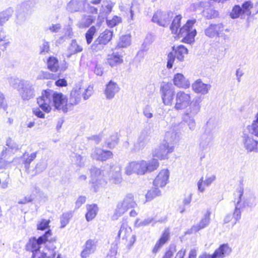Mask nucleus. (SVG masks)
Listing matches in <instances>:
<instances>
[{
	"label": "nucleus",
	"instance_id": "1",
	"mask_svg": "<svg viewBox=\"0 0 258 258\" xmlns=\"http://www.w3.org/2000/svg\"><path fill=\"white\" fill-rule=\"evenodd\" d=\"M202 98L196 97L191 101L190 93L183 91H178L175 95L174 109L180 110L186 109L182 115V121L186 123L189 130L194 131L196 127L195 116L200 112L201 108Z\"/></svg>",
	"mask_w": 258,
	"mask_h": 258
},
{
	"label": "nucleus",
	"instance_id": "2",
	"mask_svg": "<svg viewBox=\"0 0 258 258\" xmlns=\"http://www.w3.org/2000/svg\"><path fill=\"white\" fill-rule=\"evenodd\" d=\"M52 231L48 229L38 238H30L25 248L32 253L31 258H54L56 254V238L52 237Z\"/></svg>",
	"mask_w": 258,
	"mask_h": 258
},
{
	"label": "nucleus",
	"instance_id": "3",
	"mask_svg": "<svg viewBox=\"0 0 258 258\" xmlns=\"http://www.w3.org/2000/svg\"><path fill=\"white\" fill-rule=\"evenodd\" d=\"M52 99L53 104L55 109L62 110L67 112L69 109L68 99L61 93H58L51 90H45L42 95L37 98V103L39 107L45 112H49L51 110L50 103Z\"/></svg>",
	"mask_w": 258,
	"mask_h": 258
},
{
	"label": "nucleus",
	"instance_id": "4",
	"mask_svg": "<svg viewBox=\"0 0 258 258\" xmlns=\"http://www.w3.org/2000/svg\"><path fill=\"white\" fill-rule=\"evenodd\" d=\"M181 19V15H177L175 17L170 26V29L172 33L178 34L180 37H183L185 42L191 43L194 41L195 37L197 34V31L193 27L196 20L195 19L188 20L185 25L179 28Z\"/></svg>",
	"mask_w": 258,
	"mask_h": 258
},
{
	"label": "nucleus",
	"instance_id": "5",
	"mask_svg": "<svg viewBox=\"0 0 258 258\" xmlns=\"http://www.w3.org/2000/svg\"><path fill=\"white\" fill-rule=\"evenodd\" d=\"M159 165L156 159L146 161L140 160L129 162L125 168V173L130 175L135 173L138 175H144L147 172H151L157 169Z\"/></svg>",
	"mask_w": 258,
	"mask_h": 258
},
{
	"label": "nucleus",
	"instance_id": "6",
	"mask_svg": "<svg viewBox=\"0 0 258 258\" xmlns=\"http://www.w3.org/2000/svg\"><path fill=\"white\" fill-rule=\"evenodd\" d=\"M216 122L213 119H210L204 127V132L199 138V147L204 150L210 147L215 138L214 130Z\"/></svg>",
	"mask_w": 258,
	"mask_h": 258
},
{
	"label": "nucleus",
	"instance_id": "7",
	"mask_svg": "<svg viewBox=\"0 0 258 258\" xmlns=\"http://www.w3.org/2000/svg\"><path fill=\"white\" fill-rule=\"evenodd\" d=\"M137 206V204L134 200L133 195L128 194L124 198L122 202L118 203L113 217L116 216V218L119 217L128 209L135 208Z\"/></svg>",
	"mask_w": 258,
	"mask_h": 258
},
{
	"label": "nucleus",
	"instance_id": "8",
	"mask_svg": "<svg viewBox=\"0 0 258 258\" xmlns=\"http://www.w3.org/2000/svg\"><path fill=\"white\" fill-rule=\"evenodd\" d=\"M162 102L164 105L171 106L172 105L175 95V89L171 83H164L160 86Z\"/></svg>",
	"mask_w": 258,
	"mask_h": 258
},
{
	"label": "nucleus",
	"instance_id": "9",
	"mask_svg": "<svg viewBox=\"0 0 258 258\" xmlns=\"http://www.w3.org/2000/svg\"><path fill=\"white\" fill-rule=\"evenodd\" d=\"M112 35V31L107 29L105 30L100 34L97 39L93 42L91 46L92 50L96 52L102 50L104 46L111 40Z\"/></svg>",
	"mask_w": 258,
	"mask_h": 258
},
{
	"label": "nucleus",
	"instance_id": "10",
	"mask_svg": "<svg viewBox=\"0 0 258 258\" xmlns=\"http://www.w3.org/2000/svg\"><path fill=\"white\" fill-rule=\"evenodd\" d=\"M18 91L24 100H29L35 96V91L33 84L28 81L22 80L19 83Z\"/></svg>",
	"mask_w": 258,
	"mask_h": 258
},
{
	"label": "nucleus",
	"instance_id": "11",
	"mask_svg": "<svg viewBox=\"0 0 258 258\" xmlns=\"http://www.w3.org/2000/svg\"><path fill=\"white\" fill-rule=\"evenodd\" d=\"M90 173L94 191L97 192L100 186L106 184V181L103 178L104 176V171L99 168L93 167L90 169Z\"/></svg>",
	"mask_w": 258,
	"mask_h": 258
},
{
	"label": "nucleus",
	"instance_id": "12",
	"mask_svg": "<svg viewBox=\"0 0 258 258\" xmlns=\"http://www.w3.org/2000/svg\"><path fill=\"white\" fill-rule=\"evenodd\" d=\"M231 251V248L228 244H222L215 250L213 254H210L205 252L200 255L199 258H224L228 256Z\"/></svg>",
	"mask_w": 258,
	"mask_h": 258
},
{
	"label": "nucleus",
	"instance_id": "13",
	"mask_svg": "<svg viewBox=\"0 0 258 258\" xmlns=\"http://www.w3.org/2000/svg\"><path fill=\"white\" fill-rule=\"evenodd\" d=\"M173 16V13L172 12H164L158 11L153 15L152 21L159 26L166 27L169 24Z\"/></svg>",
	"mask_w": 258,
	"mask_h": 258
},
{
	"label": "nucleus",
	"instance_id": "14",
	"mask_svg": "<svg viewBox=\"0 0 258 258\" xmlns=\"http://www.w3.org/2000/svg\"><path fill=\"white\" fill-rule=\"evenodd\" d=\"M174 146H171L163 142L153 152V156L159 159L164 160L168 158V154L174 151Z\"/></svg>",
	"mask_w": 258,
	"mask_h": 258
},
{
	"label": "nucleus",
	"instance_id": "15",
	"mask_svg": "<svg viewBox=\"0 0 258 258\" xmlns=\"http://www.w3.org/2000/svg\"><path fill=\"white\" fill-rule=\"evenodd\" d=\"M91 156L93 159L104 161L112 158L113 153L108 150H105L99 148H95L93 149Z\"/></svg>",
	"mask_w": 258,
	"mask_h": 258
},
{
	"label": "nucleus",
	"instance_id": "16",
	"mask_svg": "<svg viewBox=\"0 0 258 258\" xmlns=\"http://www.w3.org/2000/svg\"><path fill=\"white\" fill-rule=\"evenodd\" d=\"M242 138L244 147L248 152L258 151V141L254 140L251 136L245 133H243Z\"/></svg>",
	"mask_w": 258,
	"mask_h": 258
},
{
	"label": "nucleus",
	"instance_id": "17",
	"mask_svg": "<svg viewBox=\"0 0 258 258\" xmlns=\"http://www.w3.org/2000/svg\"><path fill=\"white\" fill-rule=\"evenodd\" d=\"M82 89L79 87L74 88L71 92L70 96L68 100L69 109L73 106L78 104L81 101L82 97Z\"/></svg>",
	"mask_w": 258,
	"mask_h": 258
},
{
	"label": "nucleus",
	"instance_id": "18",
	"mask_svg": "<svg viewBox=\"0 0 258 258\" xmlns=\"http://www.w3.org/2000/svg\"><path fill=\"white\" fill-rule=\"evenodd\" d=\"M109 181L112 183L119 184L122 181L121 168L118 165L112 166L108 173Z\"/></svg>",
	"mask_w": 258,
	"mask_h": 258
},
{
	"label": "nucleus",
	"instance_id": "19",
	"mask_svg": "<svg viewBox=\"0 0 258 258\" xmlns=\"http://www.w3.org/2000/svg\"><path fill=\"white\" fill-rule=\"evenodd\" d=\"M120 90L119 85L112 80H110L106 85L104 90V94L107 99H113L115 94Z\"/></svg>",
	"mask_w": 258,
	"mask_h": 258
},
{
	"label": "nucleus",
	"instance_id": "20",
	"mask_svg": "<svg viewBox=\"0 0 258 258\" xmlns=\"http://www.w3.org/2000/svg\"><path fill=\"white\" fill-rule=\"evenodd\" d=\"M169 172L168 169H163L160 171L153 181L155 187H163L168 182Z\"/></svg>",
	"mask_w": 258,
	"mask_h": 258
},
{
	"label": "nucleus",
	"instance_id": "21",
	"mask_svg": "<svg viewBox=\"0 0 258 258\" xmlns=\"http://www.w3.org/2000/svg\"><path fill=\"white\" fill-rule=\"evenodd\" d=\"M179 140V133L174 128H170L165 133L163 142L171 146H174Z\"/></svg>",
	"mask_w": 258,
	"mask_h": 258
},
{
	"label": "nucleus",
	"instance_id": "22",
	"mask_svg": "<svg viewBox=\"0 0 258 258\" xmlns=\"http://www.w3.org/2000/svg\"><path fill=\"white\" fill-rule=\"evenodd\" d=\"M86 0H71L67 5V10L71 13L84 12Z\"/></svg>",
	"mask_w": 258,
	"mask_h": 258
},
{
	"label": "nucleus",
	"instance_id": "23",
	"mask_svg": "<svg viewBox=\"0 0 258 258\" xmlns=\"http://www.w3.org/2000/svg\"><path fill=\"white\" fill-rule=\"evenodd\" d=\"M148 133L146 131H142L138 136L133 149L134 152L139 151L144 149L148 143Z\"/></svg>",
	"mask_w": 258,
	"mask_h": 258
},
{
	"label": "nucleus",
	"instance_id": "24",
	"mask_svg": "<svg viewBox=\"0 0 258 258\" xmlns=\"http://www.w3.org/2000/svg\"><path fill=\"white\" fill-rule=\"evenodd\" d=\"M211 88L210 84L204 83L201 79L197 80L192 84V88L194 91L203 95L207 94Z\"/></svg>",
	"mask_w": 258,
	"mask_h": 258
},
{
	"label": "nucleus",
	"instance_id": "25",
	"mask_svg": "<svg viewBox=\"0 0 258 258\" xmlns=\"http://www.w3.org/2000/svg\"><path fill=\"white\" fill-rule=\"evenodd\" d=\"M96 243L97 241L95 240H88L86 242L84 246V249L81 253L82 258H87L91 254L93 253L96 249Z\"/></svg>",
	"mask_w": 258,
	"mask_h": 258
},
{
	"label": "nucleus",
	"instance_id": "26",
	"mask_svg": "<svg viewBox=\"0 0 258 258\" xmlns=\"http://www.w3.org/2000/svg\"><path fill=\"white\" fill-rule=\"evenodd\" d=\"M173 82L174 85L178 88L187 89L190 86V83L188 80L186 79L181 73H177L174 75Z\"/></svg>",
	"mask_w": 258,
	"mask_h": 258
},
{
	"label": "nucleus",
	"instance_id": "27",
	"mask_svg": "<svg viewBox=\"0 0 258 258\" xmlns=\"http://www.w3.org/2000/svg\"><path fill=\"white\" fill-rule=\"evenodd\" d=\"M211 213L210 211L208 210L200 222L191 228L189 233L197 232L206 227L210 223Z\"/></svg>",
	"mask_w": 258,
	"mask_h": 258
},
{
	"label": "nucleus",
	"instance_id": "28",
	"mask_svg": "<svg viewBox=\"0 0 258 258\" xmlns=\"http://www.w3.org/2000/svg\"><path fill=\"white\" fill-rule=\"evenodd\" d=\"M31 15V12L24 8V5L18 10L16 15V24L21 25L23 24Z\"/></svg>",
	"mask_w": 258,
	"mask_h": 258
},
{
	"label": "nucleus",
	"instance_id": "29",
	"mask_svg": "<svg viewBox=\"0 0 258 258\" xmlns=\"http://www.w3.org/2000/svg\"><path fill=\"white\" fill-rule=\"evenodd\" d=\"M102 0H92L89 3H86L84 12L96 14L98 13V9H100Z\"/></svg>",
	"mask_w": 258,
	"mask_h": 258
},
{
	"label": "nucleus",
	"instance_id": "30",
	"mask_svg": "<svg viewBox=\"0 0 258 258\" xmlns=\"http://www.w3.org/2000/svg\"><path fill=\"white\" fill-rule=\"evenodd\" d=\"M215 179L216 176L214 175H207L205 180H204V178L202 177L197 183L198 190L201 192H204L205 191V186H210Z\"/></svg>",
	"mask_w": 258,
	"mask_h": 258
},
{
	"label": "nucleus",
	"instance_id": "31",
	"mask_svg": "<svg viewBox=\"0 0 258 258\" xmlns=\"http://www.w3.org/2000/svg\"><path fill=\"white\" fill-rule=\"evenodd\" d=\"M101 8L99 10V17H106L112 11V8L114 5V3L111 1H103V3H101Z\"/></svg>",
	"mask_w": 258,
	"mask_h": 258
},
{
	"label": "nucleus",
	"instance_id": "32",
	"mask_svg": "<svg viewBox=\"0 0 258 258\" xmlns=\"http://www.w3.org/2000/svg\"><path fill=\"white\" fill-rule=\"evenodd\" d=\"M243 195V190L241 189H240L238 191V196L239 198L236 202V204H235V210L233 214V217L235 220V221L234 222L233 225L236 224V221H238L240 218H241V205L240 204V201L241 200V197Z\"/></svg>",
	"mask_w": 258,
	"mask_h": 258
},
{
	"label": "nucleus",
	"instance_id": "33",
	"mask_svg": "<svg viewBox=\"0 0 258 258\" xmlns=\"http://www.w3.org/2000/svg\"><path fill=\"white\" fill-rule=\"evenodd\" d=\"M122 62V56L117 53L113 52L108 55L107 63L112 68L121 64Z\"/></svg>",
	"mask_w": 258,
	"mask_h": 258
},
{
	"label": "nucleus",
	"instance_id": "34",
	"mask_svg": "<svg viewBox=\"0 0 258 258\" xmlns=\"http://www.w3.org/2000/svg\"><path fill=\"white\" fill-rule=\"evenodd\" d=\"M37 152H34L31 154H29L25 152L21 157L23 163L24 164L26 171L28 172L30 168V164L36 158Z\"/></svg>",
	"mask_w": 258,
	"mask_h": 258
},
{
	"label": "nucleus",
	"instance_id": "35",
	"mask_svg": "<svg viewBox=\"0 0 258 258\" xmlns=\"http://www.w3.org/2000/svg\"><path fill=\"white\" fill-rule=\"evenodd\" d=\"M132 234V229L126 223H122L118 232L117 237L121 238L122 240L127 239Z\"/></svg>",
	"mask_w": 258,
	"mask_h": 258
},
{
	"label": "nucleus",
	"instance_id": "36",
	"mask_svg": "<svg viewBox=\"0 0 258 258\" xmlns=\"http://www.w3.org/2000/svg\"><path fill=\"white\" fill-rule=\"evenodd\" d=\"M94 18L90 15H83L78 21L77 26L79 28H85L89 27L93 22Z\"/></svg>",
	"mask_w": 258,
	"mask_h": 258
},
{
	"label": "nucleus",
	"instance_id": "37",
	"mask_svg": "<svg viewBox=\"0 0 258 258\" xmlns=\"http://www.w3.org/2000/svg\"><path fill=\"white\" fill-rule=\"evenodd\" d=\"M14 13V10L12 8L8 9L0 12V26H3L10 18L12 16Z\"/></svg>",
	"mask_w": 258,
	"mask_h": 258
},
{
	"label": "nucleus",
	"instance_id": "38",
	"mask_svg": "<svg viewBox=\"0 0 258 258\" xmlns=\"http://www.w3.org/2000/svg\"><path fill=\"white\" fill-rule=\"evenodd\" d=\"M83 47L79 45L75 39L72 40L68 48V57L71 55L82 51Z\"/></svg>",
	"mask_w": 258,
	"mask_h": 258
},
{
	"label": "nucleus",
	"instance_id": "39",
	"mask_svg": "<svg viewBox=\"0 0 258 258\" xmlns=\"http://www.w3.org/2000/svg\"><path fill=\"white\" fill-rule=\"evenodd\" d=\"M47 67L52 72H57L59 69L58 60L53 56H49L47 59Z\"/></svg>",
	"mask_w": 258,
	"mask_h": 258
},
{
	"label": "nucleus",
	"instance_id": "40",
	"mask_svg": "<svg viewBox=\"0 0 258 258\" xmlns=\"http://www.w3.org/2000/svg\"><path fill=\"white\" fill-rule=\"evenodd\" d=\"M87 212L86 214V219L87 221L93 219L97 215L98 208L96 205H89L87 206Z\"/></svg>",
	"mask_w": 258,
	"mask_h": 258
},
{
	"label": "nucleus",
	"instance_id": "41",
	"mask_svg": "<svg viewBox=\"0 0 258 258\" xmlns=\"http://www.w3.org/2000/svg\"><path fill=\"white\" fill-rule=\"evenodd\" d=\"M175 54V57L180 61L184 60V55L186 54L188 52L187 49L183 45H179L175 50L172 51Z\"/></svg>",
	"mask_w": 258,
	"mask_h": 258
},
{
	"label": "nucleus",
	"instance_id": "42",
	"mask_svg": "<svg viewBox=\"0 0 258 258\" xmlns=\"http://www.w3.org/2000/svg\"><path fill=\"white\" fill-rule=\"evenodd\" d=\"M249 133L251 135L258 137V112L255 116V119L253 120L251 125L247 126Z\"/></svg>",
	"mask_w": 258,
	"mask_h": 258
},
{
	"label": "nucleus",
	"instance_id": "43",
	"mask_svg": "<svg viewBox=\"0 0 258 258\" xmlns=\"http://www.w3.org/2000/svg\"><path fill=\"white\" fill-rule=\"evenodd\" d=\"M244 14L241 7L238 5H236L233 7L229 16L231 18L235 19L242 16Z\"/></svg>",
	"mask_w": 258,
	"mask_h": 258
},
{
	"label": "nucleus",
	"instance_id": "44",
	"mask_svg": "<svg viewBox=\"0 0 258 258\" xmlns=\"http://www.w3.org/2000/svg\"><path fill=\"white\" fill-rule=\"evenodd\" d=\"M156 223V222L152 217H148L142 221H140V219L138 218L135 221V226L137 227H144L149 225L151 223H152V225H154Z\"/></svg>",
	"mask_w": 258,
	"mask_h": 258
},
{
	"label": "nucleus",
	"instance_id": "45",
	"mask_svg": "<svg viewBox=\"0 0 258 258\" xmlns=\"http://www.w3.org/2000/svg\"><path fill=\"white\" fill-rule=\"evenodd\" d=\"M131 37L130 35H123L120 37L117 43V47L123 48L131 44Z\"/></svg>",
	"mask_w": 258,
	"mask_h": 258
},
{
	"label": "nucleus",
	"instance_id": "46",
	"mask_svg": "<svg viewBox=\"0 0 258 258\" xmlns=\"http://www.w3.org/2000/svg\"><path fill=\"white\" fill-rule=\"evenodd\" d=\"M6 145L9 149H8L7 148L4 147L2 152V156H4L5 154H6L7 151H9L10 149L13 151L17 150L19 148L18 146L14 143L11 138H8L7 140Z\"/></svg>",
	"mask_w": 258,
	"mask_h": 258
},
{
	"label": "nucleus",
	"instance_id": "47",
	"mask_svg": "<svg viewBox=\"0 0 258 258\" xmlns=\"http://www.w3.org/2000/svg\"><path fill=\"white\" fill-rule=\"evenodd\" d=\"M3 29H2L0 33V49L5 51L10 44V41L7 40V35L5 33H2Z\"/></svg>",
	"mask_w": 258,
	"mask_h": 258
},
{
	"label": "nucleus",
	"instance_id": "48",
	"mask_svg": "<svg viewBox=\"0 0 258 258\" xmlns=\"http://www.w3.org/2000/svg\"><path fill=\"white\" fill-rule=\"evenodd\" d=\"M118 142V136L117 133H114L112 134L110 139H108L106 143L108 148L110 149L114 148L115 146L117 144Z\"/></svg>",
	"mask_w": 258,
	"mask_h": 258
},
{
	"label": "nucleus",
	"instance_id": "49",
	"mask_svg": "<svg viewBox=\"0 0 258 258\" xmlns=\"http://www.w3.org/2000/svg\"><path fill=\"white\" fill-rule=\"evenodd\" d=\"M140 4L138 0H133L130 9L131 19L132 20H133L134 15L135 14L140 13Z\"/></svg>",
	"mask_w": 258,
	"mask_h": 258
},
{
	"label": "nucleus",
	"instance_id": "50",
	"mask_svg": "<svg viewBox=\"0 0 258 258\" xmlns=\"http://www.w3.org/2000/svg\"><path fill=\"white\" fill-rule=\"evenodd\" d=\"M160 195V190L158 188L155 187L154 188H152L151 189L148 191V192L146 195V198L147 201H151L156 197L159 196Z\"/></svg>",
	"mask_w": 258,
	"mask_h": 258
},
{
	"label": "nucleus",
	"instance_id": "51",
	"mask_svg": "<svg viewBox=\"0 0 258 258\" xmlns=\"http://www.w3.org/2000/svg\"><path fill=\"white\" fill-rule=\"evenodd\" d=\"M72 216V212L71 211L62 214L60 217V228H64L69 223V220Z\"/></svg>",
	"mask_w": 258,
	"mask_h": 258
},
{
	"label": "nucleus",
	"instance_id": "52",
	"mask_svg": "<svg viewBox=\"0 0 258 258\" xmlns=\"http://www.w3.org/2000/svg\"><path fill=\"white\" fill-rule=\"evenodd\" d=\"M241 10L244 15L250 16L251 14L250 9L253 7V4L249 1L244 2L241 5Z\"/></svg>",
	"mask_w": 258,
	"mask_h": 258
},
{
	"label": "nucleus",
	"instance_id": "53",
	"mask_svg": "<svg viewBox=\"0 0 258 258\" xmlns=\"http://www.w3.org/2000/svg\"><path fill=\"white\" fill-rule=\"evenodd\" d=\"M72 160L76 165L80 167H83L85 165V159L83 157L76 153L72 154Z\"/></svg>",
	"mask_w": 258,
	"mask_h": 258
},
{
	"label": "nucleus",
	"instance_id": "54",
	"mask_svg": "<svg viewBox=\"0 0 258 258\" xmlns=\"http://www.w3.org/2000/svg\"><path fill=\"white\" fill-rule=\"evenodd\" d=\"M96 32V29L95 26L91 27L85 34V37L86 42L88 44H90L93 40V36Z\"/></svg>",
	"mask_w": 258,
	"mask_h": 258
},
{
	"label": "nucleus",
	"instance_id": "55",
	"mask_svg": "<svg viewBox=\"0 0 258 258\" xmlns=\"http://www.w3.org/2000/svg\"><path fill=\"white\" fill-rule=\"evenodd\" d=\"M56 76L47 71H41L37 76L38 79H53L55 80Z\"/></svg>",
	"mask_w": 258,
	"mask_h": 258
},
{
	"label": "nucleus",
	"instance_id": "56",
	"mask_svg": "<svg viewBox=\"0 0 258 258\" xmlns=\"http://www.w3.org/2000/svg\"><path fill=\"white\" fill-rule=\"evenodd\" d=\"M203 15L208 19H211L218 16V12L213 9H208L204 11Z\"/></svg>",
	"mask_w": 258,
	"mask_h": 258
},
{
	"label": "nucleus",
	"instance_id": "57",
	"mask_svg": "<svg viewBox=\"0 0 258 258\" xmlns=\"http://www.w3.org/2000/svg\"><path fill=\"white\" fill-rule=\"evenodd\" d=\"M121 18L118 16H114L112 19H107L106 22L109 27H113L121 23Z\"/></svg>",
	"mask_w": 258,
	"mask_h": 258
},
{
	"label": "nucleus",
	"instance_id": "58",
	"mask_svg": "<svg viewBox=\"0 0 258 258\" xmlns=\"http://www.w3.org/2000/svg\"><path fill=\"white\" fill-rule=\"evenodd\" d=\"M49 220L41 219L37 224V229L38 230H44L49 227Z\"/></svg>",
	"mask_w": 258,
	"mask_h": 258
},
{
	"label": "nucleus",
	"instance_id": "59",
	"mask_svg": "<svg viewBox=\"0 0 258 258\" xmlns=\"http://www.w3.org/2000/svg\"><path fill=\"white\" fill-rule=\"evenodd\" d=\"M50 50V46L49 42L45 40H43L42 44L40 46V54H45Z\"/></svg>",
	"mask_w": 258,
	"mask_h": 258
},
{
	"label": "nucleus",
	"instance_id": "60",
	"mask_svg": "<svg viewBox=\"0 0 258 258\" xmlns=\"http://www.w3.org/2000/svg\"><path fill=\"white\" fill-rule=\"evenodd\" d=\"M175 54L173 52H170L167 56V68L171 69L175 59Z\"/></svg>",
	"mask_w": 258,
	"mask_h": 258
},
{
	"label": "nucleus",
	"instance_id": "61",
	"mask_svg": "<svg viewBox=\"0 0 258 258\" xmlns=\"http://www.w3.org/2000/svg\"><path fill=\"white\" fill-rule=\"evenodd\" d=\"M47 164L44 160H41L38 163L36 166L35 169L37 172H42L47 167Z\"/></svg>",
	"mask_w": 258,
	"mask_h": 258
},
{
	"label": "nucleus",
	"instance_id": "62",
	"mask_svg": "<svg viewBox=\"0 0 258 258\" xmlns=\"http://www.w3.org/2000/svg\"><path fill=\"white\" fill-rule=\"evenodd\" d=\"M143 114L148 119H150L153 116L152 108L149 105H146L143 108Z\"/></svg>",
	"mask_w": 258,
	"mask_h": 258
},
{
	"label": "nucleus",
	"instance_id": "63",
	"mask_svg": "<svg viewBox=\"0 0 258 258\" xmlns=\"http://www.w3.org/2000/svg\"><path fill=\"white\" fill-rule=\"evenodd\" d=\"M244 206L252 207L255 205V198L252 195H250L249 197L244 199Z\"/></svg>",
	"mask_w": 258,
	"mask_h": 258
},
{
	"label": "nucleus",
	"instance_id": "64",
	"mask_svg": "<svg viewBox=\"0 0 258 258\" xmlns=\"http://www.w3.org/2000/svg\"><path fill=\"white\" fill-rule=\"evenodd\" d=\"M205 34L210 38H213L216 35L213 24H211L205 29Z\"/></svg>",
	"mask_w": 258,
	"mask_h": 258
}]
</instances>
